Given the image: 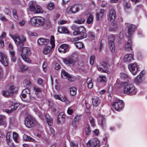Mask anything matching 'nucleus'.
<instances>
[{
    "label": "nucleus",
    "mask_w": 147,
    "mask_h": 147,
    "mask_svg": "<svg viewBox=\"0 0 147 147\" xmlns=\"http://www.w3.org/2000/svg\"><path fill=\"white\" fill-rule=\"evenodd\" d=\"M97 81L99 82H101L106 81V76L103 75L100 76L97 78Z\"/></svg>",
    "instance_id": "e433bc0d"
},
{
    "label": "nucleus",
    "mask_w": 147,
    "mask_h": 147,
    "mask_svg": "<svg viewBox=\"0 0 147 147\" xmlns=\"http://www.w3.org/2000/svg\"><path fill=\"white\" fill-rule=\"evenodd\" d=\"M108 42L109 46L110 51L112 52H114L115 49L114 42Z\"/></svg>",
    "instance_id": "58836bf2"
},
{
    "label": "nucleus",
    "mask_w": 147,
    "mask_h": 147,
    "mask_svg": "<svg viewBox=\"0 0 147 147\" xmlns=\"http://www.w3.org/2000/svg\"><path fill=\"white\" fill-rule=\"evenodd\" d=\"M115 40V36L113 35H111L109 37L108 42H114Z\"/></svg>",
    "instance_id": "3c124183"
},
{
    "label": "nucleus",
    "mask_w": 147,
    "mask_h": 147,
    "mask_svg": "<svg viewBox=\"0 0 147 147\" xmlns=\"http://www.w3.org/2000/svg\"><path fill=\"white\" fill-rule=\"evenodd\" d=\"M47 64L46 62H44L42 65V68L43 71L45 72L47 71Z\"/></svg>",
    "instance_id": "e2e57ef3"
},
{
    "label": "nucleus",
    "mask_w": 147,
    "mask_h": 147,
    "mask_svg": "<svg viewBox=\"0 0 147 147\" xmlns=\"http://www.w3.org/2000/svg\"><path fill=\"white\" fill-rule=\"evenodd\" d=\"M69 46L67 44H63L59 47L58 51L60 53H65L69 51Z\"/></svg>",
    "instance_id": "a211bd4d"
},
{
    "label": "nucleus",
    "mask_w": 147,
    "mask_h": 147,
    "mask_svg": "<svg viewBox=\"0 0 147 147\" xmlns=\"http://www.w3.org/2000/svg\"><path fill=\"white\" fill-rule=\"evenodd\" d=\"M127 26L128 28V32L126 33L125 35L127 37H130L133 32L135 26L131 24H127Z\"/></svg>",
    "instance_id": "2eb2a0df"
},
{
    "label": "nucleus",
    "mask_w": 147,
    "mask_h": 147,
    "mask_svg": "<svg viewBox=\"0 0 147 147\" xmlns=\"http://www.w3.org/2000/svg\"><path fill=\"white\" fill-rule=\"evenodd\" d=\"M28 95L30 97V90L28 89H24L21 93L20 97L21 98H25Z\"/></svg>",
    "instance_id": "b1692460"
},
{
    "label": "nucleus",
    "mask_w": 147,
    "mask_h": 147,
    "mask_svg": "<svg viewBox=\"0 0 147 147\" xmlns=\"http://www.w3.org/2000/svg\"><path fill=\"white\" fill-rule=\"evenodd\" d=\"M89 36L90 38L92 40H93L95 39V35L92 32H89Z\"/></svg>",
    "instance_id": "bf43d9fd"
},
{
    "label": "nucleus",
    "mask_w": 147,
    "mask_h": 147,
    "mask_svg": "<svg viewBox=\"0 0 147 147\" xmlns=\"http://www.w3.org/2000/svg\"><path fill=\"white\" fill-rule=\"evenodd\" d=\"M49 40L48 39L41 38L38 39L37 43L39 45H46L49 42Z\"/></svg>",
    "instance_id": "4be33fe9"
},
{
    "label": "nucleus",
    "mask_w": 147,
    "mask_h": 147,
    "mask_svg": "<svg viewBox=\"0 0 147 147\" xmlns=\"http://www.w3.org/2000/svg\"><path fill=\"white\" fill-rule=\"evenodd\" d=\"M47 122L49 126H51L53 123V119L49 115H46Z\"/></svg>",
    "instance_id": "c9c22d12"
},
{
    "label": "nucleus",
    "mask_w": 147,
    "mask_h": 147,
    "mask_svg": "<svg viewBox=\"0 0 147 147\" xmlns=\"http://www.w3.org/2000/svg\"><path fill=\"white\" fill-rule=\"evenodd\" d=\"M86 30L85 28L83 26H81L78 28V30L73 32V35L76 36L81 35V36L77 37L75 38V40L77 41L81 39L86 37Z\"/></svg>",
    "instance_id": "7ed1b4c3"
},
{
    "label": "nucleus",
    "mask_w": 147,
    "mask_h": 147,
    "mask_svg": "<svg viewBox=\"0 0 147 147\" xmlns=\"http://www.w3.org/2000/svg\"><path fill=\"white\" fill-rule=\"evenodd\" d=\"M87 86L89 88H92L93 86V83L91 78H88L87 80Z\"/></svg>",
    "instance_id": "473e14b6"
},
{
    "label": "nucleus",
    "mask_w": 147,
    "mask_h": 147,
    "mask_svg": "<svg viewBox=\"0 0 147 147\" xmlns=\"http://www.w3.org/2000/svg\"><path fill=\"white\" fill-rule=\"evenodd\" d=\"M16 88L12 84H8L6 87V90L2 91L3 95L5 97H8L12 96L15 92Z\"/></svg>",
    "instance_id": "39448f33"
},
{
    "label": "nucleus",
    "mask_w": 147,
    "mask_h": 147,
    "mask_svg": "<svg viewBox=\"0 0 147 147\" xmlns=\"http://www.w3.org/2000/svg\"><path fill=\"white\" fill-rule=\"evenodd\" d=\"M86 133L87 135H89L90 134V130L89 128V126H88V127H87L85 129Z\"/></svg>",
    "instance_id": "338daca9"
},
{
    "label": "nucleus",
    "mask_w": 147,
    "mask_h": 147,
    "mask_svg": "<svg viewBox=\"0 0 147 147\" xmlns=\"http://www.w3.org/2000/svg\"><path fill=\"white\" fill-rule=\"evenodd\" d=\"M13 137L14 141L16 142H18V140L19 138L18 134L16 132H13Z\"/></svg>",
    "instance_id": "49530a36"
},
{
    "label": "nucleus",
    "mask_w": 147,
    "mask_h": 147,
    "mask_svg": "<svg viewBox=\"0 0 147 147\" xmlns=\"http://www.w3.org/2000/svg\"><path fill=\"white\" fill-rule=\"evenodd\" d=\"M107 16L108 19L109 21L111 22H113L116 18V13L115 10L113 9H111L107 14Z\"/></svg>",
    "instance_id": "4468645a"
},
{
    "label": "nucleus",
    "mask_w": 147,
    "mask_h": 147,
    "mask_svg": "<svg viewBox=\"0 0 147 147\" xmlns=\"http://www.w3.org/2000/svg\"><path fill=\"white\" fill-rule=\"evenodd\" d=\"M80 5H75L68 7L66 10V13H68L75 14L78 12L80 10Z\"/></svg>",
    "instance_id": "1a4fd4ad"
},
{
    "label": "nucleus",
    "mask_w": 147,
    "mask_h": 147,
    "mask_svg": "<svg viewBox=\"0 0 147 147\" xmlns=\"http://www.w3.org/2000/svg\"><path fill=\"white\" fill-rule=\"evenodd\" d=\"M36 136L38 137L39 140L42 139H43L45 138V135L43 132H41L37 134Z\"/></svg>",
    "instance_id": "864d4df0"
},
{
    "label": "nucleus",
    "mask_w": 147,
    "mask_h": 147,
    "mask_svg": "<svg viewBox=\"0 0 147 147\" xmlns=\"http://www.w3.org/2000/svg\"><path fill=\"white\" fill-rule=\"evenodd\" d=\"M104 12V9H101L96 13V18L97 20H101L103 15Z\"/></svg>",
    "instance_id": "5701e85b"
},
{
    "label": "nucleus",
    "mask_w": 147,
    "mask_h": 147,
    "mask_svg": "<svg viewBox=\"0 0 147 147\" xmlns=\"http://www.w3.org/2000/svg\"><path fill=\"white\" fill-rule=\"evenodd\" d=\"M44 18L42 17H33L30 19V22L32 26L38 27L44 25Z\"/></svg>",
    "instance_id": "20e7f679"
},
{
    "label": "nucleus",
    "mask_w": 147,
    "mask_h": 147,
    "mask_svg": "<svg viewBox=\"0 0 147 147\" xmlns=\"http://www.w3.org/2000/svg\"><path fill=\"white\" fill-rule=\"evenodd\" d=\"M18 50L19 51L21 52L20 55L22 59L27 63H31L30 60L28 58V56L31 54V52L30 48L28 47H21Z\"/></svg>",
    "instance_id": "f03ea898"
},
{
    "label": "nucleus",
    "mask_w": 147,
    "mask_h": 147,
    "mask_svg": "<svg viewBox=\"0 0 147 147\" xmlns=\"http://www.w3.org/2000/svg\"><path fill=\"white\" fill-rule=\"evenodd\" d=\"M76 61L72 56L67 57L63 59V61L65 64L71 66L74 65Z\"/></svg>",
    "instance_id": "ddd939ff"
},
{
    "label": "nucleus",
    "mask_w": 147,
    "mask_h": 147,
    "mask_svg": "<svg viewBox=\"0 0 147 147\" xmlns=\"http://www.w3.org/2000/svg\"><path fill=\"white\" fill-rule=\"evenodd\" d=\"M82 19H79L75 21V22L78 24H82L85 21V19L84 17H82Z\"/></svg>",
    "instance_id": "de8ad7c7"
},
{
    "label": "nucleus",
    "mask_w": 147,
    "mask_h": 147,
    "mask_svg": "<svg viewBox=\"0 0 147 147\" xmlns=\"http://www.w3.org/2000/svg\"><path fill=\"white\" fill-rule=\"evenodd\" d=\"M29 10L30 11L34 12L35 13H40L42 12L41 7L38 5L36 6V8L35 7V5L31 6L29 7Z\"/></svg>",
    "instance_id": "f3484780"
},
{
    "label": "nucleus",
    "mask_w": 147,
    "mask_h": 147,
    "mask_svg": "<svg viewBox=\"0 0 147 147\" xmlns=\"http://www.w3.org/2000/svg\"><path fill=\"white\" fill-rule=\"evenodd\" d=\"M61 98L59 99L60 100L63 102H64L67 100L66 97L65 96H62L61 95Z\"/></svg>",
    "instance_id": "0e129e2a"
},
{
    "label": "nucleus",
    "mask_w": 147,
    "mask_h": 147,
    "mask_svg": "<svg viewBox=\"0 0 147 147\" xmlns=\"http://www.w3.org/2000/svg\"><path fill=\"white\" fill-rule=\"evenodd\" d=\"M117 27L116 24H114L113 26L109 28V30L110 31H115L117 29Z\"/></svg>",
    "instance_id": "6e6d98bb"
},
{
    "label": "nucleus",
    "mask_w": 147,
    "mask_h": 147,
    "mask_svg": "<svg viewBox=\"0 0 147 147\" xmlns=\"http://www.w3.org/2000/svg\"><path fill=\"white\" fill-rule=\"evenodd\" d=\"M24 84L26 86H29L30 84V82L28 79H26L24 80Z\"/></svg>",
    "instance_id": "680f3d73"
},
{
    "label": "nucleus",
    "mask_w": 147,
    "mask_h": 147,
    "mask_svg": "<svg viewBox=\"0 0 147 147\" xmlns=\"http://www.w3.org/2000/svg\"><path fill=\"white\" fill-rule=\"evenodd\" d=\"M67 113L69 115H71L73 113V109L71 107H69L67 110Z\"/></svg>",
    "instance_id": "13d9d810"
},
{
    "label": "nucleus",
    "mask_w": 147,
    "mask_h": 147,
    "mask_svg": "<svg viewBox=\"0 0 147 147\" xmlns=\"http://www.w3.org/2000/svg\"><path fill=\"white\" fill-rule=\"evenodd\" d=\"M133 55L132 54H129L125 55L124 60L125 61L130 62L131 60L133 59Z\"/></svg>",
    "instance_id": "7c9ffc66"
},
{
    "label": "nucleus",
    "mask_w": 147,
    "mask_h": 147,
    "mask_svg": "<svg viewBox=\"0 0 147 147\" xmlns=\"http://www.w3.org/2000/svg\"><path fill=\"white\" fill-rule=\"evenodd\" d=\"M75 44L76 46L79 49H81L84 46V44L83 43L79 42H76L75 43Z\"/></svg>",
    "instance_id": "09e8293b"
},
{
    "label": "nucleus",
    "mask_w": 147,
    "mask_h": 147,
    "mask_svg": "<svg viewBox=\"0 0 147 147\" xmlns=\"http://www.w3.org/2000/svg\"><path fill=\"white\" fill-rule=\"evenodd\" d=\"M100 64L105 69H107L109 67L108 62L107 61H103L101 62Z\"/></svg>",
    "instance_id": "ea45409f"
},
{
    "label": "nucleus",
    "mask_w": 147,
    "mask_h": 147,
    "mask_svg": "<svg viewBox=\"0 0 147 147\" xmlns=\"http://www.w3.org/2000/svg\"><path fill=\"white\" fill-rule=\"evenodd\" d=\"M5 117L4 115H0V125H3L6 123Z\"/></svg>",
    "instance_id": "72a5a7b5"
},
{
    "label": "nucleus",
    "mask_w": 147,
    "mask_h": 147,
    "mask_svg": "<svg viewBox=\"0 0 147 147\" xmlns=\"http://www.w3.org/2000/svg\"><path fill=\"white\" fill-rule=\"evenodd\" d=\"M50 43L51 47H45L43 51L44 54L47 55L50 51L51 49L54 48L55 46V38L53 36H51L50 39Z\"/></svg>",
    "instance_id": "9d476101"
},
{
    "label": "nucleus",
    "mask_w": 147,
    "mask_h": 147,
    "mask_svg": "<svg viewBox=\"0 0 147 147\" xmlns=\"http://www.w3.org/2000/svg\"><path fill=\"white\" fill-rule=\"evenodd\" d=\"M92 103L93 106L95 107L97 106L100 103V100L98 98L95 97L92 98Z\"/></svg>",
    "instance_id": "2f4dec72"
},
{
    "label": "nucleus",
    "mask_w": 147,
    "mask_h": 147,
    "mask_svg": "<svg viewBox=\"0 0 147 147\" xmlns=\"http://www.w3.org/2000/svg\"><path fill=\"white\" fill-rule=\"evenodd\" d=\"M18 106L17 104H15L11 106V109H6V111L8 113H10L13 111L16 110L18 108Z\"/></svg>",
    "instance_id": "c85d7f7f"
},
{
    "label": "nucleus",
    "mask_w": 147,
    "mask_h": 147,
    "mask_svg": "<svg viewBox=\"0 0 147 147\" xmlns=\"http://www.w3.org/2000/svg\"><path fill=\"white\" fill-rule=\"evenodd\" d=\"M23 139L25 141H28L32 142H35V140L34 139L26 134L23 135Z\"/></svg>",
    "instance_id": "c756f323"
},
{
    "label": "nucleus",
    "mask_w": 147,
    "mask_h": 147,
    "mask_svg": "<svg viewBox=\"0 0 147 147\" xmlns=\"http://www.w3.org/2000/svg\"><path fill=\"white\" fill-rule=\"evenodd\" d=\"M11 135L10 132H8L6 136V139L7 144L8 145H9L11 143V139L10 138V136Z\"/></svg>",
    "instance_id": "4c0bfd02"
},
{
    "label": "nucleus",
    "mask_w": 147,
    "mask_h": 147,
    "mask_svg": "<svg viewBox=\"0 0 147 147\" xmlns=\"http://www.w3.org/2000/svg\"><path fill=\"white\" fill-rule=\"evenodd\" d=\"M112 106L115 110L119 111L123 107V102L122 100L117 99L113 103Z\"/></svg>",
    "instance_id": "0eeeda50"
},
{
    "label": "nucleus",
    "mask_w": 147,
    "mask_h": 147,
    "mask_svg": "<svg viewBox=\"0 0 147 147\" xmlns=\"http://www.w3.org/2000/svg\"><path fill=\"white\" fill-rule=\"evenodd\" d=\"M120 77L122 79H124L125 81H127V82H129V78L127 74L124 73H121V74Z\"/></svg>",
    "instance_id": "a18cd8bd"
},
{
    "label": "nucleus",
    "mask_w": 147,
    "mask_h": 147,
    "mask_svg": "<svg viewBox=\"0 0 147 147\" xmlns=\"http://www.w3.org/2000/svg\"><path fill=\"white\" fill-rule=\"evenodd\" d=\"M132 45L131 41V39H129L125 45V50L127 51L132 50Z\"/></svg>",
    "instance_id": "bb28decb"
},
{
    "label": "nucleus",
    "mask_w": 147,
    "mask_h": 147,
    "mask_svg": "<svg viewBox=\"0 0 147 147\" xmlns=\"http://www.w3.org/2000/svg\"><path fill=\"white\" fill-rule=\"evenodd\" d=\"M89 119L90 121L91 126L93 127L94 126V119L92 117H89Z\"/></svg>",
    "instance_id": "5fc2aeb1"
},
{
    "label": "nucleus",
    "mask_w": 147,
    "mask_h": 147,
    "mask_svg": "<svg viewBox=\"0 0 147 147\" xmlns=\"http://www.w3.org/2000/svg\"><path fill=\"white\" fill-rule=\"evenodd\" d=\"M80 119V117L79 116H77L75 117L74 119V121L72 122V125L74 127H75L76 126V122L79 121Z\"/></svg>",
    "instance_id": "c03bdc74"
},
{
    "label": "nucleus",
    "mask_w": 147,
    "mask_h": 147,
    "mask_svg": "<svg viewBox=\"0 0 147 147\" xmlns=\"http://www.w3.org/2000/svg\"><path fill=\"white\" fill-rule=\"evenodd\" d=\"M47 9L52 10L55 8V5L53 2H50L47 5Z\"/></svg>",
    "instance_id": "a19ab883"
},
{
    "label": "nucleus",
    "mask_w": 147,
    "mask_h": 147,
    "mask_svg": "<svg viewBox=\"0 0 147 147\" xmlns=\"http://www.w3.org/2000/svg\"><path fill=\"white\" fill-rule=\"evenodd\" d=\"M65 115L63 113H60L58 116L57 123L58 124H62L65 121Z\"/></svg>",
    "instance_id": "412c9836"
},
{
    "label": "nucleus",
    "mask_w": 147,
    "mask_h": 147,
    "mask_svg": "<svg viewBox=\"0 0 147 147\" xmlns=\"http://www.w3.org/2000/svg\"><path fill=\"white\" fill-rule=\"evenodd\" d=\"M142 81L141 77L137 76L134 80V82L136 84H138L142 82Z\"/></svg>",
    "instance_id": "37998d69"
},
{
    "label": "nucleus",
    "mask_w": 147,
    "mask_h": 147,
    "mask_svg": "<svg viewBox=\"0 0 147 147\" xmlns=\"http://www.w3.org/2000/svg\"><path fill=\"white\" fill-rule=\"evenodd\" d=\"M47 122L49 126H51L53 123V119L49 115H46Z\"/></svg>",
    "instance_id": "f704fd0d"
},
{
    "label": "nucleus",
    "mask_w": 147,
    "mask_h": 147,
    "mask_svg": "<svg viewBox=\"0 0 147 147\" xmlns=\"http://www.w3.org/2000/svg\"><path fill=\"white\" fill-rule=\"evenodd\" d=\"M6 34L5 32L2 33L1 35L0 36V40H2L5 37Z\"/></svg>",
    "instance_id": "774afa93"
},
{
    "label": "nucleus",
    "mask_w": 147,
    "mask_h": 147,
    "mask_svg": "<svg viewBox=\"0 0 147 147\" xmlns=\"http://www.w3.org/2000/svg\"><path fill=\"white\" fill-rule=\"evenodd\" d=\"M70 147H78L77 143L74 141H71L70 142Z\"/></svg>",
    "instance_id": "603ef678"
},
{
    "label": "nucleus",
    "mask_w": 147,
    "mask_h": 147,
    "mask_svg": "<svg viewBox=\"0 0 147 147\" xmlns=\"http://www.w3.org/2000/svg\"><path fill=\"white\" fill-rule=\"evenodd\" d=\"M57 31L60 33L67 34L69 32L67 29L65 27H60L58 28Z\"/></svg>",
    "instance_id": "a878e982"
},
{
    "label": "nucleus",
    "mask_w": 147,
    "mask_h": 147,
    "mask_svg": "<svg viewBox=\"0 0 147 147\" xmlns=\"http://www.w3.org/2000/svg\"><path fill=\"white\" fill-rule=\"evenodd\" d=\"M36 123V121L34 117L29 115L25 119V124L26 126L28 128L34 127Z\"/></svg>",
    "instance_id": "423d86ee"
},
{
    "label": "nucleus",
    "mask_w": 147,
    "mask_h": 147,
    "mask_svg": "<svg viewBox=\"0 0 147 147\" xmlns=\"http://www.w3.org/2000/svg\"><path fill=\"white\" fill-rule=\"evenodd\" d=\"M34 90L35 91L36 94H37L38 93L41 92V89L37 87H34Z\"/></svg>",
    "instance_id": "052dcab7"
},
{
    "label": "nucleus",
    "mask_w": 147,
    "mask_h": 147,
    "mask_svg": "<svg viewBox=\"0 0 147 147\" xmlns=\"http://www.w3.org/2000/svg\"><path fill=\"white\" fill-rule=\"evenodd\" d=\"M61 77L63 78L66 77V78L69 81L72 82L73 81L72 77L63 69L61 71Z\"/></svg>",
    "instance_id": "6ab92c4d"
},
{
    "label": "nucleus",
    "mask_w": 147,
    "mask_h": 147,
    "mask_svg": "<svg viewBox=\"0 0 147 147\" xmlns=\"http://www.w3.org/2000/svg\"><path fill=\"white\" fill-rule=\"evenodd\" d=\"M0 62L5 66L8 64L7 57L3 53L0 52Z\"/></svg>",
    "instance_id": "dca6fc26"
},
{
    "label": "nucleus",
    "mask_w": 147,
    "mask_h": 147,
    "mask_svg": "<svg viewBox=\"0 0 147 147\" xmlns=\"http://www.w3.org/2000/svg\"><path fill=\"white\" fill-rule=\"evenodd\" d=\"M95 59L94 55H92L90 58V63L91 65H93L94 63V61Z\"/></svg>",
    "instance_id": "4d7b16f0"
},
{
    "label": "nucleus",
    "mask_w": 147,
    "mask_h": 147,
    "mask_svg": "<svg viewBox=\"0 0 147 147\" xmlns=\"http://www.w3.org/2000/svg\"><path fill=\"white\" fill-rule=\"evenodd\" d=\"M125 9H128L130 8V5L127 2H125L124 4Z\"/></svg>",
    "instance_id": "69168bd1"
},
{
    "label": "nucleus",
    "mask_w": 147,
    "mask_h": 147,
    "mask_svg": "<svg viewBox=\"0 0 147 147\" xmlns=\"http://www.w3.org/2000/svg\"><path fill=\"white\" fill-rule=\"evenodd\" d=\"M119 85L123 88L124 92L125 94L133 95L135 94L138 92V90L135 89L134 85L130 83V82H126L120 83L119 81H117L115 85L118 87L119 86H117Z\"/></svg>",
    "instance_id": "f257e3e1"
},
{
    "label": "nucleus",
    "mask_w": 147,
    "mask_h": 147,
    "mask_svg": "<svg viewBox=\"0 0 147 147\" xmlns=\"http://www.w3.org/2000/svg\"><path fill=\"white\" fill-rule=\"evenodd\" d=\"M88 147H99L100 146L99 141L96 138L91 141L89 140L87 143Z\"/></svg>",
    "instance_id": "9b49d317"
},
{
    "label": "nucleus",
    "mask_w": 147,
    "mask_h": 147,
    "mask_svg": "<svg viewBox=\"0 0 147 147\" xmlns=\"http://www.w3.org/2000/svg\"><path fill=\"white\" fill-rule=\"evenodd\" d=\"M83 17H86L87 19L86 22L89 24H92L93 22L94 16L88 11H86L82 15Z\"/></svg>",
    "instance_id": "6e6552de"
},
{
    "label": "nucleus",
    "mask_w": 147,
    "mask_h": 147,
    "mask_svg": "<svg viewBox=\"0 0 147 147\" xmlns=\"http://www.w3.org/2000/svg\"><path fill=\"white\" fill-rule=\"evenodd\" d=\"M97 67L98 70L99 71H102V72L106 73L107 74L109 73V72L107 70H104L100 67L99 65H97Z\"/></svg>",
    "instance_id": "8fccbe9b"
},
{
    "label": "nucleus",
    "mask_w": 147,
    "mask_h": 147,
    "mask_svg": "<svg viewBox=\"0 0 147 147\" xmlns=\"http://www.w3.org/2000/svg\"><path fill=\"white\" fill-rule=\"evenodd\" d=\"M10 55L11 60L13 62H15L16 60V58L15 56V51L13 50H10L9 51Z\"/></svg>",
    "instance_id": "cd10ccee"
},
{
    "label": "nucleus",
    "mask_w": 147,
    "mask_h": 147,
    "mask_svg": "<svg viewBox=\"0 0 147 147\" xmlns=\"http://www.w3.org/2000/svg\"><path fill=\"white\" fill-rule=\"evenodd\" d=\"M76 88L74 87H71L70 88V93L71 95H75L76 94Z\"/></svg>",
    "instance_id": "79ce46f5"
},
{
    "label": "nucleus",
    "mask_w": 147,
    "mask_h": 147,
    "mask_svg": "<svg viewBox=\"0 0 147 147\" xmlns=\"http://www.w3.org/2000/svg\"><path fill=\"white\" fill-rule=\"evenodd\" d=\"M10 36L17 45L21 44V38L19 36L17 35H15L14 36L12 35Z\"/></svg>",
    "instance_id": "393cba45"
},
{
    "label": "nucleus",
    "mask_w": 147,
    "mask_h": 147,
    "mask_svg": "<svg viewBox=\"0 0 147 147\" xmlns=\"http://www.w3.org/2000/svg\"><path fill=\"white\" fill-rule=\"evenodd\" d=\"M38 105L37 102H35L33 104L32 107L33 110L36 114L38 115L41 118H42L41 114L40 112L38 110Z\"/></svg>",
    "instance_id": "aec40b11"
},
{
    "label": "nucleus",
    "mask_w": 147,
    "mask_h": 147,
    "mask_svg": "<svg viewBox=\"0 0 147 147\" xmlns=\"http://www.w3.org/2000/svg\"><path fill=\"white\" fill-rule=\"evenodd\" d=\"M128 67L130 72L134 75H135L139 71L138 65L135 63L129 64Z\"/></svg>",
    "instance_id": "f8f14e48"
}]
</instances>
